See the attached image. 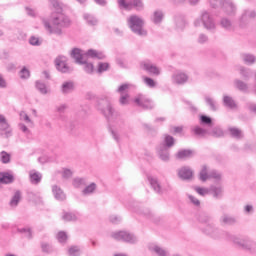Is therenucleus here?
Instances as JSON below:
<instances>
[{
    "label": "nucleus",
    "mask_w": 256,
    "mask_h": 256,
    "mask_svg": "<svg viewBox=\"0 0 256 256\" xmlns=\"http://www.w3.org/2000/svg\"><path fill=\"white\" fill-rule=\"evenodd\" d=\"M204 233L206 235H209L212 237V239H221V237H224L228 241H232L235 245H238V247H241L242 249H246L247 251H256V243L251 241L247 238H241L239 236L233 235L228 232H223L219 228H215V226L208 224L204 229Z\"/></svg>",
    "instance_id": "nucleus-1"
},
{
    "label": "nucleus",
    "mask_w": 256,
    "mask_h": 256,
    "mask_svg": "<svg viewBox=\"0 0 256 256\" xmlns=\"http://www.w3.org/2000/svg\"><path fill=\"white\" fill-rule=\"evenodd\" d=\"M42 23L44 29L48 31L51 35H62V28L69 27V25H71V20H69V17L65 16L64 14H58L57 16L52 18V25L46 18H42Z\"/></svg>",
    "instance_id": "nucleus-2"
},
{
    "label": "nucleus",
    "mask_w": 256,
    "mask_h": 256,
    "mask_svg": "<svg viewBox=\"0 0 256 256\" xmlns=\"http://www.w3.org/2000/svg\"><path fill=\"white\" fill-rule=\"evenodd\" d=\"M128 27L138 37H147V30H145V20L137 15H131L127 19Z\"/></svg>",
    "instance_id": "nucleus-3"
},
{
    "label": "nucleus",
    "mask_w": 256,
    "mask_h": 256,
    "mask_svg": "<svg viewBox=\"0 0 256 256\" xmlns=\"http://www.w3.org/2000/svg\"><path fill=\"white\" fill-rule=\"evenodd\" d=\"M97 109L103 113L106 119H111L115 113V109L111 105L108 95H102L98 98Z\"/></svg>",
    "instance_id": "nucleus-4"
},
{
    "label": "nucleus",
    "mask_w": 256,
    "mask_h": 256,
    "mask_svg": "<svg viewBox=\"0 0 256 256\" xmlns=\"http://www.w3.org/2000/svg\"><path fill=\"white\" fill-rule=\"evenodd\" d=\"M201 24L207 31H215L217 29V25L215 24V20L213 19V16L209 14L207 11H202L200 18H197L194 21V26L195 27H201Z\"/></svg>",
    "instance_id": "nucleus-5"
},
{
    "label": "nucleus",
    "mask_w": 256,
    "mask_h": 256,
    "mask_svg": "<svg viewBox=\"0 0 256 256\" xmlns=\"http://www.w3.org/2000/svg\"><path fill=\"white\" fill-rule=\"evenodd\" d=\"M133 103L137 105V107H141L142 109H153L155 107V103L149 97L144 94H138L134 97Z\"/></svg>",
    "instance_id": "nucleus-6"
},
{
    "label": "nucleus",
    "mask_w": 256,
    "mask_h": 256,
    "mask_svg": "<svg viewBox=\"0 0 256 256\" xmlns=\"http://www.w3.org/2000/svg\"><path fill=\"white\" fill-rule=\"evenodd\" d=\"M112 239L124 241L125 243H137V237L127 231H119L111 234Z\"/></svg>",
    "instance_id": "nucleus-7"
},
{
    "label": "nucleus",
    "mask_w": 256,
    "mask_h": 256,
    "mask_svg": "<svg viewBox=\"0 0 256 256\" xmlns=\"http://www.w3.org/2000/svg\"><path fill=\"white\" fill-rule=\"evenodd\" d=\"M256 13L251 9H244L238 18L239 27H246L252 19H255Z\"/></svg>",
    "instance_id": "nucleus-8"
},
{
    "label": "nucleus",
    "mask_w": 256,
    "mask_h": 256,
    "mask_svg": "<svg viewBox=\"0 0 256 256\" xmlns=\"http://www.w3.org/2000/svg\"><path fill=\"white\" fill-rule=\"evenodd\" d=\"M220 9L224 15H228L229 17H235L237 15V5L233 0H225Z\"/></svg>",
    "instance_id": "nucleus-9"
},
{
    "label": "nucleus",
    "mask_w": 256,
    "mask_h": 256,
    "mask_svg": "<svg viewBox=\"0 0 256 256\" xmlns=\"http://www.w3.org/2000/svg\"><path fill=\"white\" fill-rule=\"evenodd\" d=\"M55 65H56L57 71H60V73H71V71H73V69H71L67 65V57L66 56H63V55L58 56L55 59Z\"/></svg>",
    "instance_id": "nucleus-10"
},
{
    "label": "nucleus",
    "mask_w": 256,
    "mask_h": 256,
    "mask_svg": "<svg viewBox=\"0 0 256 256\" xmlns=\"http://www.w3.org/2000/svg\"><path fill=\"white\" fill-rule=\"evenodd\" d=\"M141 69H143L144 71H147V73H150V75H156L159 76L161 75V69H159V67L153 65L151 62L149 61H144L140 64Z\"/></svg>",
    "instance_id": "nucleus-11"
},
{
    "label": "nucleus",
    "mask_w": 256,
    "mask_h": 256,
    "mask_svg": "<svg viewBox=\"0 0 256 256\" xmlns=\"http://www.w3.org/2000/svg\"><path fill=\"white\" fill-rule=\"evenodd\" d=\"M187 81H189V76L186 73L177 71L172 75V83L175 85H185Z\"/></svg>",
    "instance_id": "nucleus-12"
},
{
    "label": "nucleus",
    "mask_w": 256,
    "mask_h": 256,
    "mask_svg": "<svg viewBox=\"0 0 256 256\" xmlns=\"http://www.w3.org/2000/svg\"><path fill=\"white\" fill-rule=\"evenodd\" d=\"M219 223L220 225H222V227H231L233 225H236L237 218L229 214H223L219 219Z\"/></svg>",
    "instance_id": "nucleus-13"
},
{
    "label": "nucleus",
    "mask_w": 256,
    "mask_h": 256,
    "mask_svg": "<svg viewBox=\"0 0 256 256\" xmlns=\"http://www.w3.org/2000/svg\"><path fill=\"white\" fill-rule=\"evenodd\" d=\"M13 136V128H11V125L6 120L4 123L0 124V137H3L4 139H9V137Z\"/></svg>",
    "instance_id": "nucleus-14"
},
{
    "label": "nucleus",
    "mask_w": 256,
    "mask_h": 256,
    "mask_svg": "<svg viewBox=\"0 0 256 256\" xmlns=\"http://www.w3.org/2000/svg\"><path fill=\"white\" fill-rule=\"evenodd\" d=\"M157 154L161 161L167 162L170 159L169 148L165 145H159L157 147Z\"/></svg>",
    "instance_id": "nucleus-15"
},
{
    "label": "nucleus",
    "mask_w": 256,
    "mask_h": 256,
    "mask_svg": "<svg viewBox=\"0 0 256 256\" xmlns=\"http://www.w3.org/2000/svg\"><path fill=\"white\" fill-rule=\"evenodd\" d=\"M148 182L152 189L155 191V193H158L161 195L163 193V190L161 189V183H159V180L155 176H148L147 177Z\"/></svg>",
    "instance_id": "nucleus-16"
},
{
    "label": "nucleus",
    "mask_w": 256,
    "mask_h": 256,
    "mask_svg": "<svg viewBox=\"0 0 256 256\" xmlns=\"http://www.w3.org/2000/svg\"><path fill=\"white\" fill-rule=\"evenodd\" d=\"M52 193L56 201H65L67 199V195H65L63 189L57 185L52 186Z\"/></svg>",
    "instance_id": "nucleus-17"
},
{
    "label": "nucleus",
    "mask_w": 256,
    "mask_h": 256,
    "mask_svg": "<svg viewBox=\"0 0 256 256\" xmlns=\"http://www.w3.org/2000/svg\"><path fill=\"white\" fill-rule=\"evenodd\" d=\"M178 177L184 181H187L193 177V170L187 166H184L178 171Z\"/></svg>",
    "instance_id": "nucleus-18"
},
{
    "label": "nucleus",
    "mask_w": 256,
    "mask_h": 256,
    "mask_svg": "<svg viewBox=\"0 0 256 256\" xmlns=\"http://www.w3.org/2000/svg\"><path fill=\"white\" fill-rule=\"evenodd\" d=\"M71 57L78 65H83V63H85V58L83 57V53H81V49L79 48H74L72 50Z\"/></svg>",
    "instance_id": "nucleus-19"
},
{
    "label": "nucleus",
    "mask_w": 256,
    "mask_h": 256,
    "mask_svg": "<svg viewBox=\"0 0 256 256\" xmlns=\"http://www.w3.org/2000/svg\"><path fill=\"white\" fill-rule=\"evenodd\" d=\"M15 181V176L8 172H0V183L1 185H9Z\"/></svg>",
    "instance_id": "nucleus-20"
},
{
    "label": "nucleus",
    "mask_w": 256,
    "mask_h": 256,
    "mask_svg": "<svg viewBox=\"0 0 256 256\" xmlns=\"http://www.w3.org/2000/svg\"><path fill=\"white\" fill-rule=\"evenodd\" d=\"M29 178L32 185H39L43 179V175L35 170H32L29 173Z\"/></svg>",
    "instance_id": "nucleus-21"
},
{
    "label": "nucleus",
    "mask_w": 256,
    "mask_h": 256,
    "mask_svg": "<svg viewBox=\"0 0 256 256\" xmlns=\"http://www.w3.org/2000/svg\"><path fill=\"white\" fill-rule=\"evenodd\" d=\"M75 91V83L72 81H66L61 86V93L63 95H69V93H73Z\"/></svg>",
    "instance_id": "nucleus-22"
},
{
    "label": "nucleus",
    "mask_w": 256,
    "mask_h": 256,
    "mask_svg": "<svg viewBox=\"0 0 256 256\" xmlns=\"http://www.w3.org/2000/svg\"><path fill=\"white\" fill-rule=\"evenodd\" d=\"M210 195L214 197V199H221L223 197V187L212 185L209 188Z\"/></svg>",
    "instance_id": "nucleus-23"
},
{
    "label": "nucleus",
    "mask_w": 256,
    "mask_h": 256,
    "mask_svg": "<svg viewBox=\"0 0 256 256\" xmlns=\"http://www.w3.org/2000/svg\"><path fill=\"white\" fill-rule=\"evenodd\" d=\"M220 25H221V28L225 29L226 31H233L234 29L233 22L231 21V19L227 17L221 18Z\"/></svg>",
    "instance_id": "nucleus-24"
},
{
    "label": "nucleus",
    "mask_w": 256,
    "mask_h": 256,
    "mask_svg": "<svg viewBox=\"0 0 256 256\" xmlns=\"http://www.w3.org/2000/svg\"><path fill=\"white\" fill-rule=\"evenodd\" d=\"M149 250L156 253L158 256H169V252L163 249L161 246L151 245L149 246Z\"/></svg>",
    "instance_id": "nucleus-25"
},
{
    "label": "nucleus",
    "mask_w": 256,
    "mask_h": 256,
    "mask_svg": "<svg viewBox=\"0 0 256 256\" xmlns=\"http://www.w3.org/2000/svg\"><path fill=\"white\" fill-rule=\"evenodd\" d=\"M87 57H91V59H105V54L101 51L90 49L86 52Z\"/></svg>",
    "instance_id": "nucleus-26"
},
{
    "label": "nucleus",
    "mask_w": 256,
    "mask_h": 256,
    "mask_svg": "<svg viewBox=\"0 0 256 256\" xmlns=\"http://www.w3.org/2000/svg\"><path fill=\"white\" fill-rule=\"evenodd\" d=\"M209 167L207 165H203L202 169L199 173V179L200 181H202L203 183H205V181H207V179H209Z\"/></svg>",
    "instance_id": "nucleus-27"
},
{
    "label": "nucleus",
    "mask_w": 256,
    "mask_h": 256,
    "mask_svg": "<svg viewBox=\"0 0 256 256\" xmlns=\"http://www.w3.org/2000/svg\"><path fill=\"white\" fill-rule=\"evenodd\" d=\"M234 85L236 89L242 91L243 93H247L249 91V85L241 80H235Z\"/></svg>",
    "instance_id": "nucleus-28"
},
{
    "label": "nucleus",
    "mask_w": 256,
    "mask_h": 256,
    "mask_svg": "<svg viewBox=\"0 0 256 256\" xmlns=\"http://www.w3.org/2000/svg\"><path fill=\"white\" fill-rule=\"evenodd\" d=\"M160 145H164L166 149H171V147L175 145V138H173V136L171 135H165L164 142L161 143Z\"/></svg>",
    "instance_id": "nucleus-29"
},
{
    "label": "nucleus",
    "mask_w": 256,
    "mask_h": 256,
    "mask_svg": "<svg viewBox=\"0 0 256 256\" xmlns=\"http://www.w3.org/2000/svg\"><path fill=\"white\" fill-rule=\"evenodd\" d=\"M223 104L225 105V107H228L229 109H235V107H237L235 100H233L232 97L227 95L223 97Z\"/></svg>",
    "instance_id": "nucleus-30"
},
{
    "label": "nucleus",
    "mask_w": 256,
    "mask_h": 256,
    "mask_svg": "<svg viewBox=\"0 0 256 256\" xmlns=\"http://www.w3.org/2000/svg\"><path fill=\"white\" fill-rule=\"evenodd\" d=\"M163 17H164L163 11L156 10L153 14L152 21L153 23H155V25H159V23L163 21Z\"/></svg>",
    "instance_id": "nucleus-31"
},
{
    "label": "nucleus",
    "mask_w": 256,
    "mask_h": 256,
    "mask_svg": "<svg viewBox=\"0 0 256 256\" xmlns=\"http://www.w3.org/2000/svg\"><path fill=\"white\" fill-rule=\"evenodd\" d=\"M193 155V151L192 150H180L178 151V153L176 154L177 159H187L189 157H191Z\"/></svg>",
    "instance_id": "nucleus-32"
},
{
    "label": "nucleus",
    "mask_w": 256,
    "mask_h": 256,
    "mask_svg": "<svg viewBox=\"0 0 256 256\" xmlns=\"http://www.w3.org/2000/svg\"><path fill=\"white\" fill-rule=\"evenodd\" d=\"M0 161L4 165L11 163V154H9L7 151L0 152Z\"/></svg>",
    "instance_id": "nucleus-33"
},
{
    "label": "nucleus",
    "mask_w": 256,
    "mask_h": 256,
    "mask_svg": "<svg viewBox=\"0 0 256 256\" xmlns=\"http://www.w3.org/2000/svg\"><path fill=\"white\" fill-rule=\"evenodd\" d=\"M84 19H85L87 25H90L92 27L97 25V23H98L97 18H95V16H93L91 14H84Z\"/></svg>",
    "instance_id": "nucleus-34"
},
{
    "label": "nucleus",
    "mask_w": 256,
    "mask_h": 256,
    "mask_svg": "<svg viewBox=\"0 0 256 256\" xmlns=\"http://www.w3.org/2000/svg\"><path fill=\"white\" fill-rule=\"evenodd\" d=\"M19 201H21V192L16 191L10 201V207H17V205H19Z\"/></svg>",
    "instance_id": "nucleus-35"
},
{
    "label": "nucleus",
    "mask_w": 256,
    "mask_h": 256,
    "mask_svg": "<svg viewBox=\"0 0 256 256\" xmlns=\"http://www.w3.org/2000/svg\"><path fill=\"white\" fill-rule=\"evenodd\" d=\"M242 59L246 65H253V63L256 61L255 55L252 54H243Z\"/></svg>",
    "instance_id": "nucleus-36"
},
{
    "label": "nucleus",
    "mask_w": 256,
    "mask_h": 256,
    "mask_svg": "<svg viewBox=\"0 0 256 256\" xmlns=\"http://www.w3.org/2000/svg\"><path fill=\"white\" fill-rule=\"evenodd\" d=\"M63 221L69 222V221H75L77 219V215L73 212H63L62 214Z\"/></svg>",
    "instance_id": "nucleus-37"
},
{
    "label": "nucleus",
    "mask_w": 256,
    "mask_h": 256,
    "mask_svg": "<svg viewBox=\"0 0 256 256\" xmlns=\"http://www.w3.org/2000/svg\"><path fill=\"white\" fill-rule=\"evenodd\" d=\"M95 189H97V184L95 183H91L90 185L86 186L82 193L83 195H91L93 193H95Z\"/></svg>",
    "instance_id": "nucleus-38"
},
{
    "label": "nucleus",
    "mask_w": 256,
    "mask_h": 256,
    "mask_svg": "<svg viewBox=\"0 0 256 256\" xmlns=\"http://www.w3.org/2000/svg\"><path fill=\"white\" fill-rule=\"evenodd\" d=\"M36 89L42 94L47 95V85L41 80L36 81Z\"/></svg>",
    "instance_id": "nucleus-39"
},
{
    "label": "nucleus",
    "mask_w": 256,
    "mask_h": 256,
    "mask_svg": "<svg viewBox=\"0 0 256 256\" xmlns=\"http://www.w3.org/2000/svg\"><path fill=\"white\" fill-rule=\"evenodd\" d=\"M18 233H22L27 239H33L31 228H18Z\"/></svg>",
    "instance_id": "nucleus-40"
},
{
    "label": "nucleus",
    "mask_w": 256,
    "mask_h": 256,
    "mask_svg": "<svg viewBox=\"0 0 256 256\" xmlns=\"http://www.w3.org/2000/svg\"><path fill=\"white\" fill-rule=\"evenodd\" d=\"M69 256H81V248L79 246H71L68 249Z\"/></svg>",
    "instance_id": "nucleus-41"
},
{
    "label": "nucleus",
    "mask_w": 256,
    "mask_h": 256,
    "mask_svg": "<svg viewBox=\"0 0 256 256\" xmlns=\"http://www.w3.org/2000/svg\"><path fill=\"white\" fill-rule=\"evenodd\" d=\"M192 131L195 135H198V137H205V135H207V130L199 126L194 127Z\"/></svg>",
    "instance_id": "nucleus-42"
},
{
    "label": "nucleus",
    "mask_w": 256,
    "mask_h": 256,
    "mask_svg": "<svg viewBox=\"0 0 256 256\" xmlns=\"http://www.w3.org/2000/svg\"><path fill=\"white\" fill-rule=\"evenodd\" d=\"M230 134L235 138V139H241L243 137V133L239 128H229Z\"/></svg>",
    "instance_id": "nucleus-43"
},
{
    "label": "nucleus",
    "mask_w": 256,
    "mask_h": 256,
    "mask_svg": "<svg viewBox=\"0 0 256 256\" xmlns=\"http://www.w3.org/2000/svg\"><path fill=\"white\" fill-rule=\"evenodd\" d=\"M73 185L76 188L85 187V185H87V181L85 178H76L73 180Z\"/></svg>",
    "instance_id": "nucleus-44"
},
{
    "label": "nucleus",
    "mask_w": 256,
    "mask_h": 256,
    "mask_svg": "<svg viewBox=\"0 0 256 256\" xmlns=\"http://www.w3.org/2000/svg\"><path fill=\"white\" fill-rule=\"evenodd\" d=\"M205 102L210 106L211 111H217V105L215 104V100H213V98L206 96Z\"/></svg>",
    "instance_id": "nucleus-45"
},
{
    "label": "nucleus",
    "mask_w": 256,
    "mask_h": 256,
    "mask_svg": "<svg viewBox=\"0 0 256 256\" xmlns=\"http://www.w3.org/2000/svg\"><path fill=\"white\" fill-rule=\"evenodd\" d=\"M223 3H225V0H209L210 7L213 9H219L221 8Z\"/></svg>",
    "instance_id": "nucleus-46"
},
{
    "label": "nucleus",
    "mask_w": 256,
    "mask_h": 256,
    "mask_svg": "<svg viewBox=\"0 0 256 256\" xmlns=\"http://www.w3.org/2000/svg\"><path fill=\"white\" fill-rule=\"evenodd\" d=\"M210 135H212V137H223L224 132H223V129L219 127H215L212 129Z\"/></svg>",
    "instance_id": "nucleus-47"
},
{
    "label": "nucleus",
    "mask_w": 256,
    "mask_h": 256,
    "mask_svg": "<svg viewBox=\"0 0 256 256\" xmlns=\"http://www.w3.org/2000/svg\"><path fill=\"white\" fill-rule=\"evenodd\" d=\"M50 4L56 11H63V4L59 0H50Z\"/></svg>",
    "instance_id": "nucleus-48"
},
{
    "label": "nucleus",
    "mask_w": 256,
    "mask_h": 256,
    "mask_svg": "<svg viewBox=\"0 0 256 256\" xmlns=\"http://www.w3.org/2000/svg\"><path fill=\"white\" fill-rule=\"evenodd\" d=\"M29 43H30V45H33L34 47H39V46H41L43 41H41L39 38H37L35 36H31L29 39Z\"/></svg>",
    "instance_id": "nucleus-49"
},
{
    "label": "nucleus",
    "mask_w": 256,
    "mask_h": 256,
    "mask_svg": "<svg viewBox=\"0 0 256 256\" xmlns=\"http://www.w3.org/2000/svg\"><path fill=\"white\" fill-rule=\"evenodd\" d=\"M209 179H215L216 181H221V173L217 172V170H211L209 172Z\"/></svg>",
    "instance_id": "nucleus-50"
},
{
    "label": "nucleus",
    "mask_w": 256,
    "mask_h": 256,
    "mask_svg": "<svg viewBox=\"0 0 256 256\" xmlns=\"http://www.w3.org/2000/svg\"><path fill=\"white\" fill-rule=\"evenodd\" d=\"M185 20L183 18H177L176 19V28L178 29V31H183V29H185Z\"/></svg>",
    "instance_id": "nucleus-51"
},
{
    "label": "nucleus",
    "mask_w": 256,
    "mask_h": 256,
    "mask_svg": "<svg viewBox=\"0 0 256 256\" xmlns=\"http://www.w3.org/2000/svg\"><path fill=\"white\" fill-rule=\"evenodd\" d=\"M200 123H202V125H211V123H213V120L207 115H201Z\"/></svg>",
    "instance_id": "nucleus-52"
},
{
    "label": "nucleus",
    "mask_w": 256,
    "mask_h": 256,
    "mask_svg": "<svg viewBox=\"0 0 256 256\" xmlns=\"http://www.w3.org/2000/svg\"><path fill=\"white\" fill-rule=\"evenodd\" d=\"M240 74L246 80L249 79V77H251V75H253V73H251V70L245 69L244 67L240 68Z\"/></svg>",
    "instance_id": "nucleus-53"
},
{
    "label": "nucleus",
    "mask_w": 256,
    "mask_h": 256,
    "mask_svg": "<svg viewBox=\"0 0 256 256\" xmlns=\"http://www.w3.org/2000/svg\"><path fill=\"white\" fill-rule=\"evenodd\" d=\"M144 83L147 85V87H150V89H153L157 85L155 80H153V78H150V77H145Z\"/></svg>",
    "instance_id": "nucleus-54"
},
{
    "label": "nucleus",
    "mask_w": 256,
    "mask_h": 256,
    "mask_svg": "<svg viewBox=\"0 0 256 256\" xmlns=\"http://www.w3.org/2000/svg\"><path fill=\"white\" fill-rule=\"evenodd\" d=\"M119 103L120 105H129V95L120 94Z\"/></svg>",
    "instance_id": "nucleus-55"
},
{
    "label": "nucleus",
    "mask_w": 256,
    "mask_h": 256,
    "mask_svg": "<svg viewBox=\"0 0 256 256\" xmlns=\"http://www.w3.org/2000/svg\"><path fill=\"white\" fill-rule=\"evenodd\" d=\"M41 248H42L43 253H51V251H53V247L49 243H46V242L41 243Z\"/></svg>",
    "instance_id": "nucleus-56"
},
{
    "label": "nucleus",
    "mask_w": 256,
    "mask_h": 256,
    "mask_svg": "<svg viewBox=\"0 0 256 256\" xmlns=\"http://www.w3.org/2000/svg\"><path fill=\"white\" fill-rule=\"evenodd\" d=\"M109 69V63L107 62H100L98 64V73H103Z\"/></svg>",
    "instance_id": "nucleus-57"
},
{
    "label": "nucleus",
    "mask_w": 256,
    "mask_h": 256,
    "mask_svg": "<svg viewBox=\"0 0 256 256\" xmlns=\"http://www.w3.org/2000/svg\"><path fill=\"white\" fill-rule=\"evenodd\" d=\"M195 191L196 193H198V195H201L202 197H205V195H209L210 193L209 189L201 187H197Z\"/></svg>",
    "instance_id": "nucleus-58"
},
{
    "label": "nucleus",
    "mask_w": 256,
    "mask_h": 256,
    "mask_svg": "<svg viewBox=\"0 0 256 256\" xmlns=\"http://www.w3.org/2000/svg\"><path fill=\"white\" fill-rule=\"evenodd\" d=\"M57 239L59 243H65V241H67V233L63 231L58 232Z\"/></svg>",
    "instance_id": "nucleus-59"
},
{
    "label": "nucleus",
    "mask_w": 256,
    "mask_h": 256,
    "mask_svg": "<svg viewBox=\"0 0 256 256\" xmlns=\"http://www.w3.org/2000/svg\"><path fill=\"white\" fill-rule=\"evenodd\" d=\"M31 76V73L29 72V70H27V68H22V70L20 71V78L21 79H29V77Z\"/></svg>",
    "instance_id": "nucleus-60"
},
{
    "label": "nucleus",
    "mask_w": 256,
    "mask_h": 256,
    "mask_svg": "<svg viewBox=\"0 0 256 256\" xmlns=\"http://www.w3.org/2000/svg\"><path fill=\"white\" fill-rule=\"evenodd\" d=\"M119 7H123V9L129 10L133 7V4L125 2V0H118Z\"/></svg>",
    "instance_id": "nucleus-61"
},
{
    "label": "nucleus",
    "mask_w": 256,
    "mask_h": 256,
    "mask_svg": "<svg viewBox=\"0 0 256 256\" xmlns=\"http://www.w3.org/2000/svg\"><path fill=\"white\" fill-rule=\"evenodd\" d=\"M127 89H129V84H122L117 89V93H120V95H127V93L125 92V91H127Z\"/></svg>",
    "instance_id": "nucleus-62"
},
{
    "label": "nucleus",
    "mask_w": 256,
    "mask_h": 256,
    "mask_svg": "<svg viewBox=\"0 0 256 256\" xmlns=\"http://www.w3.org/2000/svg\"><path fill=\"white\" fill-rule=\"evenodd\" d=\"M62 177L63 179H71V177H73V172L69 169H63Z\"/></svg>",
    "instance_id": "nucleus-63"
},
{
    "label": "nucleus",
    "mask_w": 256,
    "mask_h": 256,
    "mask_svg": "<svg viewBox=\"0 0 256 256\" xmlns=\"http://www.w3.org/2000/svg\"><path fill=\"white\" fill-rule=\"evenodd\" d=\"M20 119L21 121H25L26 123H32L31 118H29V115L25 112H20Z\"/></svg>",
    "instance_id": "nucleus-64"
}]
</instances>
